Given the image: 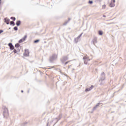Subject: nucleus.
<instances>
[{"mask_svg": "<svg viewBox=\"0 0 126 126\" xmlns=\"http://www.w3.org/2000/svg\"><path fill=\"white\" fill-rule=\"evenodd\" d=\"M115 2H116V0H111L109 6H110V7H114V6H115Z\"/></svg>", "mask_w": 126, "mask_h": 126, "instance_id": "nucleus-1", "label": "nucleus"}, {"mask_svg": "<svg viewBox=\"0 0 126 126\" xmlns=\"http://www.w3.org/2000/svg\"><path fill=\"white\" fill-rule=\"evenodd\" d=\"M84 60V63L86 64H87V63H86V61H90V59H89V57H88L87 55L85 56L83 58Z\"/></svg>", "mask_w": 126, "mask_h": 126, "instance_id": "nucleus-2", "label": "nucleus"}, {"mask_svg": "<svg viewBox=\"0 0 126 126\" xmlns=\"http://www.w3.org/2000/svg\"><path fill=\"white\" fill-rule=\"evenodd\" d=\"M26 38H27V35H25L22 39L19 41V43H22V42H24V41L26 40Z\"/></svg>", "mask_w": 126, "mask_h": 126, "instance_id": "nucleus-3", "label": "nucleus"}, {"mask_svg": "<svg viewBox=\"0 0 126 126\" xmlns=\"http://www.w3.org/2000/svg\"><path fill=\"white\" fill-rule=\"evenodd\" d=\"M8 46L11 50H14V46L12 45V43H10L8 44Z\"/></svg>", "mask_w": 126, "mask_h": 126, "instance_id": "nucleus-4", "label": "nucleus"}, {"mask_svg": "<svg viewBox=\"0 0 126 126\" xmlns=\"http://www.w3.org/2000/svg\"><path fill=\"white\" fill-rule=\"evenodd\" d=\"M93 87H94L93 86H91L90 88L86 89L85 90L86 92H88V91H91V90H92V89H93Z\"/></svg>", "mask_w": 126, "mask_h": 126, "instance_id": "nucleus-5", "label": "nucleus"}, {"mask_svg": "<svg viewBox=\"0 0 126 126\" xmlns=\"http://www.w3.org/2000/svg\"><path fill=\"white\" fill-rule=\"evenodd\" d=\"M9 21H10L9 19H7V18L4 19V22L6 23V24H7V25L9 24Z\"/></svg>", "mask_w": 126, "mask_h": 126, "instance_id": "nucleus-6", "label": "nucleus"}, {"mask_svg": "<svg viewBox=\"0 0 126 126\" xmlns=\"http://www.w3.org/2000/svg\"><path fill=\"white\" fill-rule=\"evenodd\" d=\"M21 22H20V21H18L16 22V25L17 26H19V25H20Z\"/></svg>", "mask_w": 126, "mask_h": 126, "instance_id": "nucleus-7", "label": "nucleus"}, {"mask_svg": "<svg viewBox=\"0 0 126 126\" xmlns=\"http://www.w3.org/2000/svg\"><path fill=\"white\" fill-rule=\"evenodd\" d=\"M10 25H13V26H14V25H15V24H14V22L13 21H11L10 23Z\"/></svg>", "mask_w": 126, "mask_h": 126, "instance_id": "nucleus-8", "label": "nucleus"}, {"mask_svg": "<svg viewBox=\"0 0 126 126\" xmlns=\"http://www.w3.org/2000/svg\"><path fill=\"white\" fill-rule=\"evenodd\" d=\"M20 46V45H19V43H17V44H15V47L16 48H19V47Z\"/></svg>", "mask_w": 126, "mask_h": 126, "instance_id": "nucleus-9", "label": "nucleus"}, {"mask_svg": "<svg viewBox=\"0 0 126 126\" xmlns=\"http://www.w3.org/2000/svg\"><path fill=\"white\" fill-rule=\"evenodd\" d=\"M98 34H99V35H103V32L99 31L98 32Z\"/></svg>", "mask_w": 126, "mask_h": 126, "instance_id": "nucleus-10", "label": "nucleus"}, {"mask_svg": "<svg viewBox=\"0 0 126 126\" xmlns=\"http://www.w3.org/2000/svg\"><path fill=\"white\" fill-rule=\"evenodd\" d=\"M11 19H12V20H13V21H15L16 18L14 17H11Z\"/></svg>", "mask_w": 126, "mask_h": 126, "instance_id": "nucleus-11", "label": "nucleus"}, {"mask_svg": "<svg viewBox=\"0 0 126 126\" xmlns=\"http://www.w3.org/2000/svg\"><path fill=\"white\" fill-rule=\"evenodd\" d=\"M40 41V40L39 39H37V40H36L34 41V43H38V42H39Z\"/></svg>", "mask_w": 126, "mask_h": 126, "instance_id": "nucleus-12", "label": "nucleus"}, {"mask_svg": "<svg viewBox=\"0 0 126 126\" xmlns=\"http://www.w3.org/2000/svg\"><path fill=\"white\" fill-rule=\"evenodd\" d=\"M102 8H103V9H105V8H106V5H102Z\"/></svg>", "mask_w": 126, "mask_h": 126, "instance_id": "nucleus-13", "label": "nucleus"}, {"mask_svg": "<svg viewBox=\"0 0 126 126\" xmlns=\"http://www.w3.org/2000/svg\"><path fill=\"white\" fill-rule=\"evenodd\" d=\"M17 27H15L14 28V30H15V31H17Z\"/></svg>", "mask_w": 126, "mask_h": 126, "instance_id": "nucleus-14", "label": "nucleus"}, {"mask_svg": "<svg viewBox=\"0 0 126 126\" xmlns=\"http://www.w3.org/2000/svg\"><path fill=\"white\" fill-rule=\"evenodd\" d=\"M13 53H14V54H16V53H17V51L16 49H14L13 51Z\"/></svg>", "mask_w": 126, "mask_h": 126, "instance_id": "nucleus-15", "label": "nucleus"}, {"mask_svg": "<svg viewBox=\"0 0 126 126\" xmlns=\"http://www.w3.org/2000/svg\"><path fill=\"white\" fill-rule=\"evenodd\" d=\"M3 30H0V34H1V33H3Z\"/></svg>", "mask_w": 126, "mask_h": 126, "instance_id": "nucleus-16", "label": "nucleus"}, {"mask_svg": "<svg viewBox=\"0 0 126 126\" xmlns=\"http://www.w3.org/2000/svg\"><path fill=\"white\" fill-rule=\"evenodd\" d=\"M89 3H90V4H92V3H93V1H89Z\"/></svg>", "mask_w": 126, "mask_h": 126, "instance_id": "nucleus-17", "label": "nucleus"}, {"mask_svg": "<svg viewBox=\"0 0 126 126\" xmlns=\"http://www.w3.org/2000/svg\"><path fill=\"white\" fill-rule=\"evenodd\" d=\"M69 63V61L66 62V63H65V64H67V63Z\"/></svg>", "mask_w": 126, "mask_h": 126, "instance_id": "nucleus-18", "label": "nucleus"}, {"mask_svg": "<svg viewBox=\"0 0 126 126\" xmlns=\"http://www.w3.org/2000/svg\"><path fill=\"white\" fill-rule=\"evenodd\" d=\"M103 17H106V16H105V15H103Z\"/></svg>", "mask_w": 126, "mask_h": 126, "instance_id": "nucleus-19", "label": "nucleus"}, {"mask_svg": "<svg viewBox=\"0 0 126 126\" xmlns=\"http://www.w3.org/2000/svg\"><path fill=\"white\" fill-rule=\"evenodd\" d=\"M21 92H22V93H23V91H22Z\"/></svg>", "mask_w": 126, "mask_h": 126, "instance_id": "nucleus-20", "label": "nucleus"}, {"mask_svg": "<svg viewBox=\"0 0 126 126\" xmlns=\"http://www.w3.org/2000/svg\"><path fill=\"white\" fill-rule=\"evenodd\" d=\"M1 3V1H0V4Z\"/></svg>", "mask_w": 126, "mask_h": 126, "instance_id": "nucleus-21", "label": "nucleus"}, {"mask_svg": "<svg viewBox=\"0 0 126 126\" xmlns=\"http://www.w3.org/2000/svg\"><path fill=\"white\" fill-rule=\"evenodd\" d=\"M1 0H0V1H1Z\"/></svg>", "mask_w": 126, "mask_h": 126, "instance_id": "nucleus-22", "label": "nucleus"}]
</instances>
